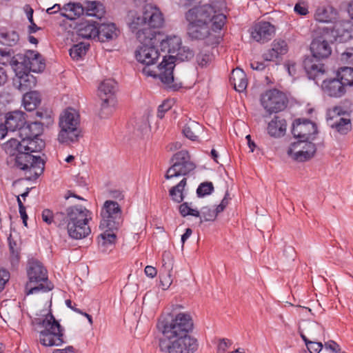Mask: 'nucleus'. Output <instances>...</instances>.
I'll list each match as a JSON object with an SVG mask.
<instances>
[{"label":"nucleus","mask_w":353,"mask_h":353,"mask_svg":"<svg viewBox=\"0 0 353 353\" xmlns=\"http://www.w3.org/2000/svg\"><path fill=\"white\" fill-rule=\"evenodd\" d=\"M176 52V55L163 56V61L157 66L159 72V74H157L153 70H148L147 68H144L143 70L148 76L158 77L163 83L167 85L169 88L174 91L178 90L182 87L181 83L174 81L173 70L175 67V62L177 60L181 61H190L194 56L193 50L187 46H180Z\"/></svg>","instance_id":"nucleus-1"},{"label":"nucleus","mask_w":353,"mask_h":353,"mask_svg":"<svg viewBox=\"0 0 353 353\" xmlns=\"http://www.w3.org/2000/svg\"><path fill=\"white\" fill-rule=\"evenodd\" d=\"M126 20L130 30L135 35L146 26L161 27L164 21L159 9L151 5L144 7L142 14L136 10L128 11Z\"/></svg>","instance_id":"nucleus-2"},{"label":"nucleus","mask_w":353,"mask_h":353,"mask_svg":"<svg viewBox=\"0 0 353 353\" xmlns=\"http://www.w3.org/2000/svg\"><path fill=\"white\" fill-rule=\"evenodd\" d=\"M28 281L26 285V294L48 292L54 288L48 280L47 270L42 263L35 259L30 260L27 266Z\"/></svg>","instance_id":"nucleus-3"},{"label":"nucleus","mask_w":353,"mask_h":353,"mask_svg":"<svg viewBox=\"0 0 353 353\" xmlns=\"http://www.w3.org/2000/svg\"><path fill=\"white\" fill-rule=\"evenodd\" d=\"M7 163L11 168L24 171L28 181H34L43 173L45 161L39 156H34L29 152H22L14 157L8 158Z\"/></svg>","instance_id":"nucleus-4"},{"label":"nucleus","mask_w":353,"mask_h":353,"mask_svg":"<svg viewBox=\"0 0 353 353\" xmlns=\"http://www.w3.org/2000/svg\"><path fill=\"white\" fill-rule=\"evenodd\" d=\"M79 123L78 112L72 108L65 109L59 117L60 131L58 134V141L61 143L67 145L78 141L82 137Z\"/></svg>","instance_id":"nucleus-5"},{"label":"nucleus","mask_w":353,"mask_h":353,"mask_svg":"<svg viewBox=\"0 0 353 353\" xmlns=\"http://www.w3.org/2000/svg\"><path fill=\"white\" fill-rule=\"evenodd\" d=\"M35 323L44 329L39 332L40 343L44 346H59L65 343L64 329L50 311L44 319H36Z\"/></svg>","instance_id":"nucleus-6"},{"label":"nucleus","mask_w":353,"mask_h":353,"mask_svg":"<svg viewBox=\"0 0 353 353\" xmlns=\"http://www.w3.org/2000/svg\"><path fill=\"white\" fill-rule=\"evenodd\" d=\"M91 212L82 205H77L76 210L69 212V222L66 225L68 236L72 239H82L91 232L88 225L91 219Z\"/></svg>","instance_id":"nucleus-7"},{"label":"nucleus","mask_w":353,"mask_h":353,"mask_svg":"<svg viewBox=\"0 0 353 353\" xmlns=\"http://www.w3.org/2000/svg\"><path fill=\"white\" fill-rule=\"evenodd\" d=\"M157 326L162 330L164 336L171 339L183 335L189 336L188 333L193 328V322L189 314L179 313L170 321L168 320L160 321Z\"/></svg>","instance_id":"nucleus-8"},{"label":"nucleus","mask_w":353,"mask_h":353,"mask_svg":"<svg viewBox=\"0 0 353 353\" xmlns=\"http://www.w3.org/2000/svg\"><path fill=\"white\" fill-rule=\"evenodd\" d=\"M101 221L99 227L110 230H119L122 225L123 218L120 205L112 200L104 202L101 210Z\"/></svg>","instance_id":"nucleus-9"},{"label":"nucleus","mask_w":353,"mask_h":353,"mask_svg":"<svg viewBox=\"0 0 353 353\" xmlns=\"http://www.w3.org/2000/svg\"><path fill=\"white\" fill-rule=\"evenodd\" d=\"M170 163L172 164L165 174L166 179L185 176L196 168L195 164L190 161L188 152L183 150L175 153L171 158Z\"/></svg>","instance_id":"nucleus-10"},{"label":"nucleus","mask_w":353,"mask_h":353,"mask_svg":"<svg viewBox=\"0 0 353 353\" xmlns=\"http://www.w3.org/2000/svg\"><path fill=\"white\" fill-rule=\"evenodd\" d=\"M170 342L166 339H159L160 350L167 353H194L198 348L196 339L190 336H176Z\"/></svg>","instance_id":"nucleus-11"},{"label":"nucleus","mask_w":353,"mask_h":353,"mask_svg":"<svg viewBox=\"0 0 353 353\" xmlns=\"http://www.w3.org/2000/svg\"><path fill=\"white\" fill-rule=\"evenodd\" d=\"M104 6L98 1H85L83 4L80 3H74L70 10V13L65 17L70 20L81 15L85 14L89 17H95L101 19L105 14Z\"/></svg>","instance_id":"nucleus-12"},{"label":"nucleus","mask_w":353,"mask_h":353,"mask_svg":"<svg viewBox=\"0 0 353 353\" xmlns=\"http://www.w3.org/2000/svg\"><path fill=\"white\" fill-rule=\"evenodd\" d=\"M262 106L270 114L283 110L288 105L286 95L277 89L266 91L261 98Z\"/></svg>","instance_id":"nucleus-13"},{"label":"nucleus","mask_w":353,"mask_h":353,"mask_svg":"<svg viewBox=\"0 0 353 353\" xmlns=\"http://www.w3.org/2000/svg\"><path fill=\"white\" fill-rule=\"evenodd\" d=\"M333 39L331 34H327L323 28L320 29L310 44L312 55L321 59L327 58L332 53L330 43L334 42Z\"/></svg>","instance_id":"nucleus-14"},{"label":"nucleus","mask_w":353,"mask_h":353,"mask_svg":"<svg viewBox=\"0 0 353 353\" xmlns=\"http://www.w3.org/2000/svg\"><path fill=\"white\" fill-rule=\"evenodd\" d=\"M216 12L214 6L211 4H205L190 9L185 12V17L186 21H194L209 26L212 19V14Z\"/></svg>","instance_id":"nucleus-15"},{"label":"nucleus","mask_w":353,"mask_h":353,"mask_svg":"<svg viewBox=\"0 0 353 353\" xmlns=\"http://www.w3.org/2000/svg\"><path fill=\"white\" fill-rule=\"evenodd\" d=\"M323 29L334 37L333 41L345 43L352 39V25L350 21H334L332 27H325Z\"/></svg>","instance_id":"nucleus-16"},{"label":"nucleus","mask_w":353,"mask_h":353,"mask_svg":"<svg viewBox=\"0 0 353 353\" xmlns=\"http://www.w3.org/2000/svg\"><path fill=\"white\" fill-rule=\"evenodd\" d=\"M274 33V26L268 21L256 23L252 27L250 31L252 38L256 41L263 43L270 41Z\"/></svg>","instance_id":"nucleus-17"},{"label":"nucleus","mask_w":353,"mask_h":353,"mask_svg":"<svg viewBox=\"0 0 353 353\" xmlns=\"http://www.w3.org/2000/svg\"><path fill=\"white\" fill-rule=\"evenodd\" d=\"M157 45H142L135 51V57L139 63L149 66L157 63L159 52Z\"/></svg>","instance_id":"nucleus-18"},{"label":"nucleus","mask_w":353,"mask_h":353,"mask_svg":"<svg viewBox=\"0 0 353 353\" xmlns=\"http://www.w3.org/2000/svg\"><path fill=\"white\" fill-rule=\"evenodd\" d=\"M314 56L305 57L303 61V67L310 79L316 80L319 76H322L325 72L324 64Z\"/></svg>","instance_id":"nucleus-19"},{"label":"nucleus","mask_w":353,"mask_h":353,"mask_svg":"<svg viewBox=\"0 0 353 353\" xmlns=\"http://www.w3.org/2000/svg\"><path fill=\"white\" fill-rule=\"evenodd\" d=\"M321 87L323 91L331 97H341L346 92V86L336 77L323 80Z\"/></svg>","instance_id":"nucleus-20"},{"label":"nucleus","mask_w":353,"mask_h":353,"mask_svg":"<svg viewBox=\"0 0 353 353\" xmlns=\"http://www.w3.org/2000/svg\"><path fill=\"white\" fill-rule=\"evenodd\" d=\"M159 28L146 26L138 31L135 37L141 45H157L161 37V32L157 30Z\"/></svg>","instance_id":"nucleus-21"},{"label":"nucleus","mask_w":353,"mask_h":353,"mask_svg":"<svg viewBox=\"0 0 353 353\" xmlns=\"http://www.w3.org/2000/svg\"><path fill=\"white\" fill-rule=\"evenodd\" d=\"M316 150L315 145H309V152L301 150L300 141H296L290 145L288 150V154L296 161L304 162L312 158Z\"/></svg>","instance_id":"nucleus-22"},{"label":"nucleus","mask_w":353,"mask_h":353,"mask_svg":"<svg viewBox=\"0 0 353 353\" xmlns=\"http://www.w3.org/2000/svg\"><path fill=\"white\" fill-rule=\"evenodd\" d=\"M187 34L192 40H203L210 34V26L196 23L194 21H187Z\"/></svg>","instance_id":"nucleus-23"},{"label":"nucleus","mask_w":353,"mask_h":353,"mask_svg":"<svg viewBox=\"0 0 353 353\" xmlns=\"http://www.w3.org/2000/svg\"><path fill=\"white\" fill-rule=\"evenodd\" d=\"M99 23L94 21L83 19L76 24L78 35L84 39L97 38Z\"/></svg>","instance_id":"nucleus-24"},{"label":"nucleus","mask_w":353,"mask_h":353,"mask_svg":"<svg viewBox=\"0 0 353 353\" xmlns=\"http://www.w3.org/2000/svg\"><path fill=\"white\" fill-rule=\"evenodd\" d=\"M43 131V123L40 121H26V124L19 128L21 139H30L40 137Z\"/></svg>","instance_id":"nucleus-25"},{"label":"nucleus","mask_w":353,"mask_h":353,"mask_svg":"<svg viewBox=\"0 0 353 353\" xmlns=\"http://www.w3.org/2000/svg\"><path fill=\"white\" fill-rule=\"evenodd\" d=\"M288 47L286 41L283 39H275L272 43V48L263 54L264 60L274 61L279 57L280 55L288 52Z\"/></svg>","instance_id":"nucleus-26"},{"label":"nucleus","mask_w":353,"mask_h":353,"mask_svg":"<svg viewBox=\"0 0 353 353\" xmlns=\"http://www.w3.org/2000/svg\"><path fill=\"white\" fill-rule=\"evenodd\" d=\"M98 32V41L108 42L117 38L119 30L113 23H99Z\"/></svg>","instance_id":"nucleus-27"},{"label":"nucleus","mask_w":353,"mask_h":353,"mask_svg":"<svg viewBox=\"0 0 353 353\" xmlns=\"http://www.w3.org/2000/svg\"><path fill=\"white\" fill-rule=\"evenodd\" d=\"M159 47L162 52L174 54L182 44L181 39L178 36H165L161 33V39L159 40Z\"/></svg>","instance_id":"nucleus-28"},{"label":"nucleus","mask_w":353,"mask_h":353,"mask_svg":"<svg viewBox=\"0 0 353 353\" xmlns=\"http://www.w3.org/2000/svg\"><path fill=\"white\" fill-rule=\"evenodd\" d=\"M26 113L21 111H14L9 112L6 116L5 124L8 130L14 132L22 128L26 124Z\"/></svg>","instance_id":"nucleus-29"},{"label":"nucleus","mask_w":353,"mask_h":353,"mask_svg":"<svg viewBox=\"0 0 353 353\" xmlns=\"http://www.w3.org/2000/svg\"><path fill=\"white\" fill-rule=\"evenodd\" d=\"M337 11L331 6L319 7L315 12L314 19L322 23L334 22L337 17Z\"/></svg>","instance_id":"nucleus-30"},{"label":"nucleus","mask_w":353,"mask_h":353,"mask_svg":"<svg viewBox=\"0 0 353 353\" xmlns=\"http://www.w3.org/2000/svg\"><path fill=\"white\" fill-rule=\"evenodd\" d=\"M36 83V78L30 73H24L13 79V85L21 92L31 90Z\"/></svg>","instance_id":"nucleus-31"},{"label":"nucleus","mask_w":353,"mask_h":353,"mask_svg":"<svg viewBox=\"0 0 353 353\" xmlns=\"http://www.w3.org/2000/svg\"><path fill=\"white\" fill-rule=\"evenodd\" d=\"M286 121L283 119H281L278 116L274 118L268 123V132L270 136L279 138L283 137L286 131Z\"/></svg>","instance_id":"nucleus-32"},{"label":"nucleus","mask_w":353,"mask_h":353,"mask_svg":"<svg viewBox=\"0 0 353 353\" xmlns=\"http://www.w3.org/2000/svg\"><path fill=\"white\" fill-rule=\"evenodd\" d=\"M26 57L28 60L26 65H29L30 71L33 72H40L45 69L46 64L42 61V57L39 52L33 50H28L26 54Z\"/></svg>","instance_id":"nucleus-33"},{"label":"nucleus","mask_w":353,"mask_h":353,"mask_svg":"<svg viewBox=\"0 0 353 353\" xmlns=\"http://www.w3.org/2000/svg\"><path fill=\"white\" fill-rule=\"evenodd\" d=\"M230 82L236 91L241 92L247 88L246 75L243 70L236 68L232 70L230 77Z\"/></svg>","instance_id":"nucleus-34"},{"label":"nucleus","mask_w":353,"mask_h":353,"mask_svg":"<svg viewBox=\"0 0 353 353\" xmlns=\"http://www.w3.org/2000/svg\"><path fill=\"white\" fill-rule=\"evenodd\" d=\"M117 89V83L114 79H105L99 86L98 96L100 99L114 98Z\"/></svg>","instance_id":"nucleus-35"},{"label":"nucleus","mask_w":353,"mask_h":353,"mask_svg":"<svg viewBox=\"0 0 353 353\" xmlns=\"http://www.w3.org/2000/svg\"><path fill=\"white\" fill-rule=\"evenodd\" d=\"M22 148L25 152L31 154L41 152L45 147V142L39 137L30 139H22Z\"/></svg>","instance_id":"nucleus-36"},{"label":"nucleus","mask_w":353,"mask_h":353,"mask_svg":"<svg viewBox=\"0 0 353 353\" xmlns=\"http://www.w3.org/2000/svg\"><path fill=\"white\" fill-rule=\"evenodd\" d=\"M187 185V179L183 178L179 183L172 187L169 190L171 199L177 203H181L184 198L183 190Z\"/></svg>","instance_id":"nucleus-37"},{"label":"nucleus","mask_w":353,"mask_h":353,"mask_svg":"<svg viewBox=\"0 0 353 353\" xmlns=\"http://www.w3.org/2000/svg\"><path fill=\"white\" fill-rule=\"evenodd\" d=\"M21 145L22 141L12 138L2 145V148L8 155V158H11L23 150Z\"/></svg>","instance_id":"nucleus-38"},{"label":"nucleus","mask_w":353,"mask_h":353,"mask_svg":"<svg viewBox=\"0 0 353 353\" xmlns=\"http://www.w3.org/2000/svg\"><path fill=\"white\" fill-rule=\"evenodd\" d=\"M23 97V103L26 110L31 111L36 108V107L40 103L41 100L39 94L37 92H24Z\"/></svg>","instance_id":"nucleus-39"},{"label":"nucleus","mask_w":353,"mask_h":353,"mask_svg":"<svg viewBox=\"0 0 353 353\" xmlns=\"http://www.w3.org/2000/svg\"><path fill=\"white\" fill-rule=\"evenodd\" d=\"M105 230L104 232L101 234V240L99 241V245L103 252L105 251L103 247L112 246L117 239L115 232L118 230H110L108 228H102Z\"/></svg>","instance_id":"nucleus-40"},{"label":"nucleus","mask_w":353,"mask_h":353,"mask_svg":"<svg viewBox=\"0 0 353 353\" xmlns=\"http://www.w3.org/2000/svg\"><path fill=\"white\" fill-rule=\"evenodd\" d=\"M76 210L77 205L68 207L65 212H57L54 214L53 223L58 228H66L68 223L69 222V212L70 210Z\"/></svg>","instance_id":"nucleus-41"},{"label":"nucleus","mask_w":353,"mask_h":353,"mask_svg":"<svg viewBox=\"0 0 353 353\" xmlns=\"http://www.w3.org/2000/svg\"><path fill=\"white\" fill-rule=\"evenodd\" d=\"M336 77L347 87L353 85V68L341 67L336 72Z\"/></svg>","instance_id":"nucleus-42"},{"label":"nucleus","mask_w":353,"mask_h":353,"mask_svg":"<svg viewBox=\"0 0 353 353\" xmlns=\"http://www.w3.org/2000/svg\"><path fill=\"white\" fill-rule=\"evenodd\" d=\"M331 127L341 134H347L352 130L351 120L340 117L331 124Z\"/></svg>","instance_id":"nucleus-43"},{"label":"nucleus","mask_w":353,"mask_h":353,"mask_svg":"<svg viewBox=\"0 0 353 353\" xmlns=\"http://www.w3.org/2000/svg\"><path fill=\"white\" fill-rule=\"evenodd\" d=\"M304 329L312 340H317L324 333V327L314 321L307 323Z\"/></svg>","instance_id":"nucleus-44"},{"label":"nucleus","mask_w":353,"mask_h":353,"mask_svg":"<svg viewBox=\"0 0 353 353\" xmlns=\"http://www.w3.org/2000/svg\"><path fill=\"white\" fill-rule=\"evenodd\" d=\"M101 100V109L99 115L104 119L109 117L113 112L115 104L114 98L100 99Z\"/></svg>","instance_id":"nucleus-45"},{"label":"nucleus","mask_w":353,"mask_h":353,"mask_svg":"<svg viewBox=\"0 0 353 353\" xmlns=\"http://www.w3.org/2000/svg\"><path fill=\"white\" fill-rule=\"evenodd\" d=\"M90 48L89 43H85L83 42H80L79 43L74 44L70 49V56L76 60H79L85 55L87 51Z\"/></svg>","instance_id":"nucleus-46"},{"label":"nucleus","mask_w":353,"mask_h":353,"mask_svg":"<svg viewBox=\"0 0 353 353\" xmlns=\"http://www.w3.org/2000/svg\"><path fill=\"white\" fill-rule=\"evenodd\" d=\"M19 40V34L16 31L0 32V43L8 46H15Z\"/></svg>","instance_id":"nucleus-47"},{"label":"nucleus","mask_w":353,"mask_h":353,"mask_svg":"<svg viewBox=\"0 0 353 353\" xmlns=\"http://www.w3.org/2000/svg\"><path fill=\"white\" fill-rule=\"evenodd\" d=\"M299 333L305 342V344L310 353H319L323 345L321 342H317L316 340H309L304 334L301 327L299 328Z\"/></svg>","instance_id":"nucleus-48"},{"label":"nucleus","mask_w":353,"mask_h":353,"mask_svg":"<svg viewBox=\"0 0 353 353\" xmlns=\"http://www.w3.org/2000/svg\"><path fill=\"white\" fill-rule=\"evenodd\" d=\"M302 123L304 128H303L301 140L309 139L312 134L317 132V127L314 123L306 119H302Z\"/></svg>","instance_id":"nucleus-49"},{"label":"nucleus","mask_w":353,"mask_h":353,"mask_svg":"<svg viewBox=\"0 0 353 353\" xmlns=\"http://www.w3.org/2000/svg\"><path fill=\"white\" fill-rule=\"evenodd\" d=\"M214 191V185L212 182L206 181L201 183L196 189L198 197H203L210 195Z\"/></svg>","instance_id":"nucleus-50"},{"label":"nucleus","mask_w":353,"mask_h":353,"mask_svg":"<svg viewBox=\"0 0 353 353\" xmlns=\"http://www.w3.org/2000/svg\"><path fill=\"white\" fill-rule=\"evenodd\" d=\"M226 21V16L223 14H216L214 13L212 14V19L211 22H212V29L214 32H217L219 30H221L222 28L223 27Z\"/></svg>","instance_id":"nucleus-51"},{"label":"nucleus","mask_w":353,"mask_h":353,"mask_svg":"<svg viewBox=\"0 0 353 353\" xmlns=\"http://www.w3.org/2000/svg\"><path fill=\"white\" fill-rule=\"evenodd\" d=\"M201 213L203 219H201L200 223H202L203 221H214L216 218L214 210L211 209L208 206L203 207Z\"/></svg>","instance_id":"nucleus-52"},{"label":"nucleus","mask_w":353,"mask_h":353,"mask_svg":"<svg viewBox=\"0 0 353 353\" xmlns=\"http://www.w3.org/2000/svg\"><path fill=\"white\" fill-rule=\"evenodd\" d=\"M196 127H198V123H196L192 122V123L186 124L183 129V134L190 140H196L198 137L194 131V129Z\"/></svg>","instance_id":"nucleus-53"},{"label":"nucleus","mask_w":353,"mask_h":353,"mask_svg":"<svg viewBox=\"0 0 353 353\" xmlns=\"http://www.w3.org/2000/svg\"><path fill=\"white\" fill-rule=\"evenodd\" d=\"M304 125L302 123V119H296L292 124V133L296 138L301 139V133L303 132Z\"/></svg>","instance_id":"nucleus-54"},{"label":"nucleus","mask_w":353,"mask_h":353,"mask_svg":"<svg viewBox=\"0 0 353 353\" xmlns=\"http://www.w3.org/2000/svg\"><path fill=\"white\" fill-rule=\"evenodd\" d=\"M9 243V248L11 253L12 261H15L17 262L19 260V253L18 251L17 244L14 241H12L11 239V236H10L8 239Z\"/></svg>","instance_id":"nucleus-55"},{"label":"nucleus","mask_w":353,"mask_h":353,"mask_svg":"<svg viewBox=\"0 0 353 353\" xmlns=\"http://www.w3.org/2000/svg\"><path fill=\"white\" fill-rule=\"evenodd\" d=\"M196 62L202 68L205 67L211 61V57L206 53L200 52L196 55Z\"/></svg>","instance_id":"nucleus-56"},{"label":"nucleus","mask_w":353,"mask_h":353,"mask_svg":"<svg viewBox=\"0 0 353 353\" xmlns=\"http://www.w3.org/2000/svg\"><path fill=\"white\" fill-rule=\"evenodd\" d=\"M10 278V272L5 269H0V293L4 290Z\"/></svg>","instance_id":"nucleus-57"},{"label":"nucleus","mask_w":353,"mask_h":353,"mask_svg":"<svg viewBox=\"0 0 353 353\" xmlns=\"http://www.w3.org/2000/svg\"><path fill=\"white\" fill-rule=\"evenodd\" d=\"M42 220L46 223L48 225H50L53 223V217H54V213L50 209H45L43 210L42 214Z\"/></svg>","instance_id":"nucleus-58"},{"label":"nucleus","mask_w":353,"mask_h":353,"mask_svg":"<svg viewBox=\"0 0 353 353\" xmlns=\"http://www.w3.org/2000/svg\"><path fill=\"white\" fill-rule=\"evenodd\" d=\"M171 108V105L168 101H164L158 107L157 117L159 119H163L165 113Z\"/></svg>","instance_id":"nucleus-59"},{"label":"nucleus","mask_w":353,"mask_h":353,"mask_svg":"<svg viewBox=\"0 0 353 353\" xmlns=\"http://www.w3.org/2000/svg\"><path fill=\"white\" fill-rule=\"evenodd\" d=\"M283 255L287 260L294 261L296 257L295 250L292 246H285L283 250Z\"/></svg>","instance_id":"nucleus-60"},{"label":"nucleus","mask_w":353,"mask_h":353,"mask_svg":"<svg viewBox=\"0 0 353 353\" xmlns=\"http://www.w3.org/2000/svg\"><path fill=\"white\" fill-rule=\"evenodd\" d=\"M159 278H160V283H161V286L162 287V289L163 290L168 289L171 284L170 274L163 275L161 274L159 276Z\"/></svg>","instance_id":"nucleus-61"},{"label":"nucleus","mask_w":353,"mask_h":353,"mask_svg":"<svg viewBox=\"0 0 353 353\" xmlns=\"http://www.w3.org/2000/svg\"><path fill=\"white\" fill-rule=\"evenodd\" d=\"M191 210L190 206L189 205V203L188 202H184L179 205V211L180 214L183 217H185L189 215L190 211Z\"/></svg>","instance_id":"nucleus-62"},{"label":"nucleus","mask_w":353,"mask_h":353,"mask_svg":"<svg viewBox=\"0 0 353 353\" xmlns=\"http://www.w3.org/2000/svg\"><path fill=\"white\" fill-rule=\"evenodd\" d=\"M325 347L327 350H330L333 353H337L340 351L339 345L332 340L325 343Z\"/></svg>","instance_id":"nucleus-63"},{"label":"nucleus","mask_w":353,"mask_h":353,"mask_svg":"<svg viewBox=\"0 0 353 353\" xmlns=\"http://www.w3.org/2000/svg\"><path fill=\"white\" fill-rule=\"evenodd\" d=\"M231 345V342L229 339H222L218 345V351L221 353H224L226 348Z\"/></svg>","instance_id":"nucleus-64"}]
</instances>
